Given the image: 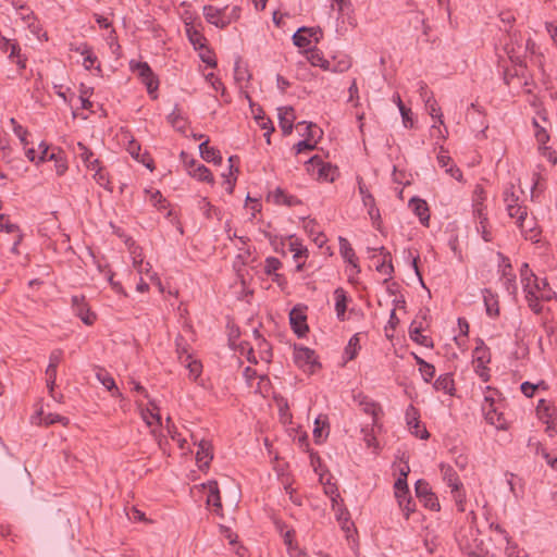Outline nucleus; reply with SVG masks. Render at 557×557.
Listing matches in <instances>:
<instances>
[{
	"instance_id": "nucleus-1",
	"label": "nucleus",
	"mask_w": 557,
	"mask_h": 557,
	"mask_svg": "<svg viewBox=\"0 0 557 557\" xmlns=\"http://www.w3.org/2000/svg\"><path fill=\"white\" fill-rule=\"evenodd\" d=\"M554 294L546 277L536 276L524 263V298L530 309L536 314L541 313L543 307L540 301L550 300Z\"/></svg>"
},
{
	"instance_id": "nucleus-2",
	"label": "nucleus",
	"mask_w": 557,
	"mask_h": 557,
	"mask_svg": "<svg viewBox=\"0 0 557 557\" xmlns=\"http://www.w3.org/2000/svg\"><path fill=\"white\" fill-rule=\"evenodd\" d=\"M549 122L547 120L545 112H539L537 117H532V126L534 128V136L539 144V150L542 156L547 158L549 162L553 164L557 163V153L552 150L550 147L545 146V144L549 140V135L546 128Z\"/></svg>"
},
{
	"instance_id": "nucleus-3",
	"label": "nucleus",
	"mask_w": 557,
	"mask_h": 557,
	"mask_svg": "<svg viewBox=\"0 0 557 557\" xmlns=\"http://www.w3.org/2000/svg\"><path fill=\"white\" fill-rule=\"evenodd\" d=\"M129 69L136 73L140 82L146 86L147 92L151 99L158 98L159 78L153 73L152 69L147 62L134 61L129 62Z\"/></svg>"
},
{
	"instance_id": "nucleus-4",
	"label": "nucleus",
	"mask_w": 557,
	"mask_h": 557,
	"mask_svg": "<svg viewBox=\"0 0 557 557\" xmlns=\"http://www.w3.org/2000/svg\"><path fill=\"white\" fill-rule=\"evenodd\" d=\"M40 154L38 156V163L45 161H54L55 172L59 176L63 175L67 170V162L65 158V153L60 148H53L50 151L48 145L44 141L39 145Z\"/></svg>"
},
{
	"instance_id": "nucleus-5",
	"label": "nucleus",
	"mask_w": 557,
	"mask_h": 557,
	"mask_svg": "<svg viewBox=\"0 0 557 557\" xmlns=\"http://www.w3.org/2000/svg\"><path fill=\"white\" fill-rule=\"evenodd\" d=\"M417 498L423 506L432 511H440L441 505L436 494L432 491L428 481L419 479L414 484Z\"/></svg>"
},
{
	"instance_id": "nucleus-6",
	"label": "nucleus",
	"mask_w": 557,
	"mask_h": 557,
	"mask_svg": "<svg viewBox=\"0 0 557 557\" xmlns=\"http://www.w3.org/2000/svg\"><path fill=\"white\" fill-rule=\"evenodd\" d=\"M294 362L304 370L306 367H309L311 372H314L315 368H321V363L317 360L315 351L301 345H295L294 347Z\"/></svg>"
},
{
	"instance_id": "nucleus-7",
	"label": "nucleus",
	"mask_w": 557,
	"mask_h": 557,
	"mask_svg": "<svg viewBox=\"0 0 557 557\" xmlns=\"http://www.w3.org/2000/svg\"><path fill=\"white\" fill-rule=\"evenodd\" d=\"M504 202L506 210L510 218L516 219V224L519 228H522V211L521 205L519 203L520 196L515 191V186L505 188L503 193Z\"/></svg>"
},
{
	"instance_id": "nucleus-8",
	"label": "nucleus",
	"mask_w": 557,
	"mask_h": 557,
	"mask_svg": "<svg viewBox=\"0 0 557 557\" xmlns=\"http://www.w3.org/2000/svg\"><path fill=\"white\" fill-rule=\"evenodd\" d=\"M472 356L476 364V373L486 382L488 380L486 364L491 361V352L482 339H478Z\"/></svg>"
},
{
	"instance_id": "nucleus-9",
	"label": "nucleus",
	"mask_w": 557,
	"mask_h": 557,
	"mask_svg": "<svg viewBox=\"0 0 557 557\" xmlns=\"http://www.w3.org/2000/svg\"><path fill=\"white\" fill-rule=\"evenodd\" d=\"M307 170L313 173L317 171L319 180L334 182L337 168L331 163L323 162L319 156H313L308 161Z\"/></svg>"
},
{
	"instance_id": "nucleus-10",
	"label": "nucleus",
	"mask_w": 557,
	"mask_h": 557,
	"mask_svg": "<svg viewBox=\"0 0 557 557\" xmlns=\"http://www.w3.org/2000/svg\"><path fill=\"white\" fill-rule=\"evenodd\" d=\"M306 306L297 305L289 312V324L294 333L299 337H305L309 332L307 324Z\"/></svg>"
},
{
	"instance_id": "nucleus-11",
	"label": "nucleus",
	"mask_w": 557,
	"mask_h": 557,
	"mask_svg": "<svg viewBox=\"0 0 557 557\" xmlns=\"http://www.w3.org/2000/svg\"><path fill=\"white\" fill-rule=\"evenodd\" d=\"M72 309L74 314L78 317L86 325H92L96 321V313H94L84 295H73L71 298Z\"/></svg>"
},
{
	"instance_id": "nucleus-12",
	"label": "nucleus",
	"mask_w": 557,
	"mask_h": 557,
	"mask_svg": "<svg viewBox=\"0 0 557 557\" xmlns=\"http://www.w3.org/2000/svg\"><path fill=\"white\" fill-rule=\"evenodd\" d=\"M406 422L408 429L414 436L421 440H428L430 437V433L425 426L420 424L419 410L413 405H409L406 410Z\"/></svg>"
},
{
	"instance_id": "nucleus-13",
	"label": "nucleus",
	"mask_w": 557,
	"mask_h": 557,
	"mask_svg": "<svg viewBox=\"0 0 557 557\" xmlns=\"http://www.w3.org/2000/svg\"><path fill=\"white\" fill-rule=\"evenodd\" d=\"M354 398H355V401L358 403L361 410L364 413L370 414L372 417V424L376 425L380 416L383 414V409H382L381 405L379 403L374 401L369 396L363 395L362 393H359Z\"/></svg>"
},
{
	"instance_id": "nucleus-14",
	"label": "nucleus",
	"mask_w": 557,
	"mask_h": 557,
	"mask_svg": "<svg viewBox=\"0 0 557 557\" xmlns=\"http://www.w3.org/2000/svg\"><path fill=\"white\" fill-rule=\"evenodd\" d=\"M126 150L137 162L144 164L150 171L154 169L152 157L146 150L143 152L141 146L135 139L128 141Z\"/></svg>"
},
{
	"instance_id": "nucleus-15",
	"label": "nucleus",
	"mask_w": 557,
	"mask_h": 557,
	"mask_svg": "<svg viewBox=\"0 0 557 557\" xmlns=\"http://www.w3.org/2000/svg\"><path fill=\"white\" fill-rule=\"evenodd\" d=\"M498 257L502 260V281L503 285L509 293L515 294L517 292L516 285V275L512 272V265L509 262V259L506 258L503 253L498 252Z\"/></svg>"
},
{
	"instance_id": "nucleus-16",
	"label": "nucleus",
	"mask_w": 557,
	"mask_h": 557,
	"mask_svg": "<svg viewBox=\"0 0 557 557\" xmlns=\"http://www.w3.org/2000/svg\"><path fill=\"white\" fill-rule=\"evenodd\" d=\"M196 451V461L201 471L209 469L210 462L213 459L212 444L210 441L201 440L198 444Z\"/></svg>"
},
{
	"instance_id": "nucleus-17",
	"label": "nucleus",
	"mask_w": 557,
	"mask_h": 557,
	"mask_svg": "<svg viewBox=\"0 0 557 557\" xmlns=\"http://www.w3.org/2000/svg\"><path fill=\"white\" fill-rule=\"evenodd\" d=\"M278 111V125L284 136L292 134L296 119L293 107H281Z\"/></svg>"
},
{
	"instance_id": "nucleus-18",
	"label": "nucleus",
	"mask_w": 557,
	"mask_h": 557,
	"mask_svg": "<svg viewBox=\"0 0 557 557\" xmlns=\"http://www.w3.org/2000/svg\"><path fill=\"white\" fill-rule=\"evenodd\" d=\"M412 212L419 218L423 226H429L430 209L428 202L419 197H412L409 201Z\"/></svg>"
},
{
	"instance_id": "nucleus-19",
	"label": "nucleus",
	"mask_w": 557,
	"mask_h": 557,
	"mask_svg": "<svg viewBox=\"0 0 557 557\" xmlns=\"http://www.w3.org/2000/svg\"><path fill=\"white\" fill-rule=\"evenodd\" d=\"M227 7L223 9H218L213 5H205L203 7V15L208 23L215 25L216 27L223 29L230 25V21H224L225 18H220L221 14L225 12Z\"/></svg>"
},
{
	"instance_id": "nucleus-20",
	"label": "nucleus",
	"mask_w": 557,
	"mask_h": 557,
	"mask_svg": "<svg viewBox=\"0 0 557 557\" xmlns=\"http://www.w3.org/2000/svg\"><path fill=\"white\" fill-rule=\"evenodd\" d=\"M507 53L513 63V69H506L504 72V81L507 85H510L513 79L519 81V69L522 67V57L515 53L513 48H506Z\"/></svg>"
},
{
	"instance_id": "nucleus-21",
	"label": "nucleus",
	"mask_w": 557,
	"mask_h": 557,
	"mask_svg": "<svg viewBox=\"0 0 557 557\" xmlns=\"http://www.w3.org/2000/svg\"><path fill=\"white\" fill-rule=\"evenodd\" d=\"M268 199H272L275 205H284L287 207H295L301 203V200L296 196L288 195L281 187L275 188L268 195Z\"/></svg>"
},
{
	"instance_id": "nucleus-22",
	"label": "nucleus",
	"mask_w": 557,
	"mask_h": 557,
	"mask_svg": "<svg viewBox=\"0 0 557 557\" xmlns=\"http://www.w3.org/2000/svg\"><path fill=\"white\" fill-rule=\"evenodd\" d=\"M166 121L175 131L185 134L188 122L177 103L174 106L172 112L166 116Z\"/></svg>"
},
{
	"instance_id": "nucleus-23",
	"label": "nucleus",
	"mask_w": 557,
	"mask_h": 557,
	"mask_svg": "<svg viewBox=\"0 0 557 557\" xmlns=\"http://www.w3.org/2000/svg\"><path fill=\"white\" fill-rule=\"evenodd\" d=\"M330 432V424L327 421V416L320 414L314 420V429H313V438L315 444H322L327 437Z\"/></svg>"
},
{
	"instance_id": "nucleus-24",
	"label": "nucleus",
	"mask_w": 557,
	"mask_h": 557,
	"mask_svg": "<svg viewBox=\"0 0 557 557\" xmlns=\"http://www.w3.org/2000/svg\"><path fill=\"white\" fill-rule=\"evenodd\" d=\"M423 325L421 322H417L413 320L409 327V336L410 338L416 342L417 344L424 346V347H433V342L429 336H425L422 334Z\"/></svg>"
},
{
	"instance_id": "nucleus-25",
	"label": "nucleus",
	"mask_w": 557,
	"mask_h": 557,
	"mask_svg": "<svg viewBox=\"0 0 557 557\" xmlns=\"http://www.w3.org/2000/svg\"><path fill=\"white\" fill-rule=\"evenodd\" d=\"M339 252L343 259L351 264L356 270L357 273L360 272V268L358 265V258L355 253V250L352 249L350 243L345 237H339Z\"/></svg>"
},
{
	"instance_id": "nucleus-26",
	"label": "nucleus",
	"mask_w": 557,
	"mask_h": 557,
	"mask_svg": "<svg viewBox=\"0 0 557 557\" xmlns=\"http://www.w3.org/2000/svg\"><path fill=\"white\" fill-rule=\"evenodd\" d=\"M440 469L443 480L447 486H449L453 491H457V487H462V483L456 470L450 465L441 463Z\"/></svg>"
},
{
	"instance_id": "nucleus-27",
	"label": "nucleus",
	"mask_w": 557,
	"mask_h": 557,
	"mask_svg": "<svg viewBox=\"0 0 557 557\" xmlns=\"http://www.w3.org/2000/svg\"><path fill=\"white\" fill-rule=\"evenodd\" d=\"M209 490V494L207 497L208 506H212L214 508V512L220 515L222 510L221 496L219 491V485L216 481H209L206 485H203Z\"/></svg>"
},
{
	"instance_id": "nucleus-28",
	"label": "nucleus",
	"mask_w": 557,
	"mask_h": 557,
	"mask_svg": "<svg viewBox=\"0 0 557 557\" xmlns=\"http://www.w3.org/2000/svg\"><path fill=\"white\" fill-rule=\"evenodd\" d=\"M334 297H335V311L336 317L339 321H345L346 319V310H347V304H348V296L344 288L337 287L334 290Z\"/></svg>"
},
{
	"instance_id": "nucleus-29",
	"label": "nucleus",
	"mask_w": 557,
	"mask_h": 557,
	"mask_svg": "<svg viewBox=\"0 0 557 557\" xmlns=\"http://www.w3.org/2000/svg\"><path fill=\"white\" fill-rule=\"evenodd\" d=\"M209 138H206L203 143L199 145L200 157L207 162H213L214 164L222 163V156L219 149L209 147Z\"/></svg>"
},
{
	"instance_id": "nucleus-30",
	"label": "nucleus",
	"mask_w": 557,
	"mask_h": 557,
	"mask_svg": "<svg viewBox=\"0 0 557 557\" xmlns=\"http://www.w3.org/2000/svg\"><path fill=\"white\" fill-rule=\"evenodd\" d=\"M96 377L113 397H122V393L119 391L114 379L104 369H99L96 373Z\"/></svg>"
},
{
	"instance_id": "nucleus-31",
	"label": "nucleus",
	"mask_w": 557,
	"mask_h": 557,
	"mask_svg": "<svg viewBox=\"0 0 557 557\" xmlns=\"http://www.w3.org/2000/svg\"><path fill=\"white\" fill-rule=\"evenodd\" d=\"M433 387L436 391H443L444 393L454 396L455 395V381L453 373H445L440 375L434 384Z\"/></svg>"
},
{
	"instance_id": "nucleus-32",
	"label": "nucleus",
	"mask_w": 557,
	"mask_h": 557,
	"mask_svg": "<svg viewBox=\"0 0 557 557\" xmlns=\"http://www.w3.org/2000/svg\"><path fill=\"white\" fill-rule=\"evenodd\" d=\"M317 34L314 28L310 27H300L294 35H293V42L295 46L299 48H306L310 45V38L313 37Z\"/></svg>"
},
{
	"instance_id": "nucleus-33",
	"label": "nucleus",
	"mask_w": 557,
	"mask_h": 557,
	"mask_svg": "<svg viewBox=\"0 0 557 557\" xmlns=\"http://www.w3.org/2000/svg\"><path fill=\"white\" fill-rule=\"evenodd\" d=\"M485 410V419L488 423L492 425H495L497 429H505L506 428V420L504 418L503 412H498L496 408L494 407V404L491 403L488 405V408H484Z\"/></svg>"
},
{
	"instance_id": "nucleus-34",
	"label": "nucleus",
	"mask_w": 557,
	"mask_h": 557,
	"mask_svg": "<svg viewBox=\"0 0 557 557\" xmlns=\"http://www.w3.org/2000/svg\"><path fill=\"white\" fill-rule=\"evenodd\" d=\"M301 126H305V129L302 133H300V135L305 136L309 140H317L315 138L320 139L323 135L322 129L312 122L308 123L306 121H301L296 125L297 129H299Z\"/></svg>"
},
{
	"instance_id": "nucleus-35",
	"label": "nucleus",
	"mask_w": 557,
	"mask_h": 557,
	"mask_svg": "<svg viewBox=\"0 0 557 557\" xmlns=\"http://www.w3.org/2000/svg\"><path fill=\"white\" fill-rule=\"evenodd\" d=\"M483 299L486 309V313L490 317H496L499 313L498 300L496 296L487 288L483 289Z\"/></svg>"
},
{
	"instance_id": "nucleus-36",
	"label": "nucleus",
	"mask_w": 557,
	"mask_h": 557,
	"mask_svg": "<svg viewBox=\"0 0 557 557\" xmlns=\"http://www.w3.org/2000/svg\"><path fill=\"white\" fill-rule=\"evenodd\" d=\"M424 104H425V110L428 111V113L433 119L437 120V122L441 125H444L443 113L441 112V108L438 107L437 101L435 100L433 94H430V96H428V98L424 99Z\"/></svg>"
},
{
	"instance_id": "nucleus-37",
	"label": "nucleus",
	"mask_w": 557,
	"mask_h": 557,
	"mask_svg": "<svg viewBox=\"0 0 557 557\" xmlns=\"http://www.w3.org/2000/svg\"><path fill=\"white\" fill-rule=\"evenodd\" d=\"M79 157L88 169H96L100 164L99 159L94 158V152L84 144L78 143Z\"/></svg>"
},
{
	"instance_id": "nucleus-38",
	"label": "nucleus",
	"mask_w": 557,
	"mask_h": 557,
	"mask_svg": "<svg viewBox=\"0 0 557 557\" xmlns=\"http://www.w3.org/2000/svg\"><path fill=\"white\" fill-rule=\"evenodd\" d=\"M307 59L313 66H320L325 71L330 70V61H327L323 53L318 49L309 50Z\"/></svg>"
},
{
	"instance_id": "nucleus-39",
	"label": "nucleus",
	"mask_w": 557,
	"mask_h": 557,
	"mask_svg": "<svg viewBox=\"0 0 557 557\" xmlns=\"http://www.w3.org/2000/svg\"><path fill=\"white\" fill-rule=\"evenodd\" d=\"M190 175L200 182L213 183L211 171L202 163L197 164V168L190 171Z\"/></svg>"
},
{
	"instance_id": "nucleus-40",
	"label": "nucleus",
	"mask_w": 557,
	"mask_h": 557,
	"mask_svg": "<svg viewBox=\"0 0 557 557\" xmlns=\"http://www.w3.org/2000/svg\"><path fill=\"white\" fill-rule=\"evenodd\" d=\"M95 170V174H94V178L95 181L100 185L102 186L103 188H106L107 190H110L112 191L113 190V187L111 186V183H110V180H109V174L108 172L101 166V163L96 166Z\"/></svg>"
},
{
	"instance_id": "nucleus-41",
	"label": "nucleus",
	"mask_w": 557,
	"mask_h": 557,
	"mask_svg": "<svg viewBox=\"0 0 557 557\" xmlns=\"http://www.w3.org/2000/svg\"><path fill=\"white\" fill-rule=\"evenodd\" d=\"M289 250L294 252V259L307 258L309 253L307 247L302 246L294 235L289 236Z\"/></svg>"
},
{
	"instance_id": "nucleus-42",
	"label": "nucleus",
	"mask_w": 557,
	"mask_h": 557,
	"mask_svg": "<svg viewBox=\"0 0 557 557\" xmlns=\"http://www.w3.org/2000/svg\"><path fill=\"white\" fill-rule=\"evenodd\" d=\"M359 342H360V339H359L358 334L352 335L350 337V339L348 341V344L345 347V351H344L347 360H354L357 357L358 351L360 350Z\"/></svg>"
},
{
	"instance_id": "nucleus-43",
	"label": "nucleus",
	"mask_w": 557,
	"mask_h": 557,
	"mask_svg": "<svg viewBox=\"0 0 557 557\" xmlns=\"http://www.w3.org/2000/svg\"><path fill=\"white\" fill-rule=\"evenodd\" d=\"M540 389L547 391L548 384L543 380H541L536 384L524 381V397L531 398L534 396L535 392Z\"/></svg>"
},
{
	"instance_id": "nucleus-44",
	"label": "nucleus",
	"mask_w": 557,
	"mask_h": 557,
	"mask_svg": "<svg viewBox=\"0 0 557 557\" xmlns=\"http://www.w3.org/2000/svg\"><path fill=\"white\" fill-rule=\"evenodd\" d=\"M187 35L189 41L191 42L196 50L205 47L206 38L199 30L194 28H187Z\"/></svg>"
},
{
	"instance_id": "nucleus-45",
	"label": "nucleus",
	"mask_w": 557,
	"mask_h": 557,
	"mask_svg": "<svg viewBox=\"0 0 557 557\" xmlns=\"http://www.w3.org/2000/svg\"><path fill=\"white\" fill-rule=\"evenodd\" d=\"M282 268V262L275 257H268L264 261V273L273 275Z\"/></svg>"
},
{
	"instance_id": "nucleus-46",
	"label": "nucleus",
	"mask_w": 557,
	"mask_h": 557,
	"mask_svg": "<svg viewBox=\"0 0 557 557\" xmlns=\"http://www.w3.org/2000/svg\"><path fill=\"white\" fill-rule=\"evenodd\" d=\"M553 408L552 406L543 398H541L536 406V412L540 419H549L552 417Z\"/></svg>"
},
{
	"instance_id": "nucleus-47",
	"label": "nucleus",
	"mask_w": 557,
	"mask_h": 557,
	"mask_svg": "<svg viewBox=\"0 0 557 557\" xmlns=\"http://www.w3.org/2000/svg\"><path fill=\"white\" fill-rule=\"evenodd\" d=\"M84 57L83 65L86 70H91L95 67L99 74L102 72L100 63L95 66V64L98 62V58L94 54L92 49L89 50Z\"/></svg>"
},
{
	"instance_id": "nucleus-48",
	"label": "nucleus",
	"mask_w": 557,
	"mask_h": 557,
	"mask_svg": "<svg viewBox=\"0 0 557 557\" xmlns=\"http://www.w3.org/2000/svg\"><path fill=\"white\" fill-rule=\"evenodd\" d=\"M18 225L11 223L8 215L0 213V232H5L9 234L18 232Z\"/></svg>"
},
{
	"instance_id": "nucleus-49",
	"label": "nucleus",
	"mask_w": 557,
	"mask_h": 557,
	"mask_svg": "<svg viewBox=\"0 0 557 557\" xmlns=\"http://www.w3.org/2000/svg\"><path fill=\"white\" fill-rule=\"evenodd\" d=\"M487 226H488L487 216L482 218V220H480L479 223L476 224V231L479 233H481L482 238L486 243L492 242V239H493L492 234L488 231Z\"/></svg>"
},
{
	"instance_id": "nucleus-50",
	"label": "nucleus",
	"mask_w": 557,
	"mask_h": 557,
	"mask_svg": "<svg viewBox=\"0 0 557 557\" xmlns=\"http://www.w3.org/2000/svg\"><path fill=\"white\" fill-rule=\"evenodd\" d=\"M264 236L270 240L271 246L273 247L275 252L285 255L284 246L285 243L282 238H278L277 236H273L271 233L265 232Z\"/></svg>"
},
{
	"instance_id": "nucleus-51",
	"label": "nucleus",
	"mask_w": 557,
	"mask_h": 557,
	"mask_svg": "<svg viewBox=\"0 0 557 557\" xmlns=\"http://www.w3.org/2000/svg\"><path fill=\"white\" fill-rule=\"evenodd\" d=\"M11 123L13 124L14 134L20 138L21 143L24 146H27L28 145V141H27L28 131L25 127H23L22 125H20L15 121V119H11Z\"/></svg>"
},
{
	"instance_id": "nucleus-52",
	"label": "nucleus",
	"mask_w": 557,
	"mask_h": 557,
	"mask_svg": "<svg viewBox=\"0 0 557 557\" xmlns=\"http://www.w3.org/2000/svg\"><path fill=\"white\" fill-rule=\"evenodd\" d=\"M419 371L426 383H430L435 375V367L432 363H421Z\"/></svg>"
},
{
	"instance_id": "nucleus-53",
	"label": "nucleus",
	"mask_w": 557,
	"mask_h": 557,
	"mask_svg": "<svg viewBox=\"0 0 557 557\" xmlns=\"http://www.w3.org/2000/svg\"><path fill=\"white\" fill-rule=\"evenodd\" d=\"M150 202L158 209H164L168 206L166 199L162 196L160 190L151 191Z\"/></svg>"
},
{
	"instance_id": "nucleus-54",
	"label": "nucleus",
	"mask_w": 557,
	"mask_h": 557,
	"mask_svg": "<svg viewBox=\"0 0 557 557\" xmlns=\"http://www.w3.org/2000/svg\"><path fill=\"white\" fill-rule=\"evenodd\" d=\"M397 98L399 100V111L405 127H412V120L410 119L411 110L404 104L399 95H397Z\"/></svg>"
},
{
	"instance_id": "nucleus-55",
	"label": "nucleus",
	"mask_w": 557,
	"mask_h": 557,
	"mask_svg": "<svg viewBox=\"0 0 557 557\" xmlns=\"http://www.w3.org/2000/svg\"><path fill=\"white\" fill-rule=\"evenodd\" d=\"M528 449L530 454H533L535 457L541 456V458L543 457V453L546 451V448H544L540 442L534 441L533 437H530L528 441Z\"/></svg>"
},
{
	"instance_id": "nucleus-56",
	"label": "nucleus",
	"mask_w": 557,
	"mask_h": 557,
	"mask_svg": "<svg viewBox=\"0 0 557 557\" xmlns=\"http://www.w3.org/2000/svg\"><path fill=\"white\" fill-rule=\"evenodd\" d=\"M317 143H318V140H314V143H311V140H309L307 138L304 139V140L298 141L294 146L296 154L301 153L304 151H311V150L315 149Z\"/></svg>"
},
{
	"instance_id": "nucleus-57",
	"label": "nucleus",
	"mask_w": 557,
	"mask_h": 557,
	"mask_svg": "<svg viewBox=\"0 0 557 557\" xmlns=\"http://www.w3.org/2000/svg\"><path fill=\"white\" fill-rule=\"evenodd\" d=\"M186 367L189 370V375L193 376L194 380L201 374L202 364L200 361L189 359Z\"/></svg>"
},
{
	"instance_id": "nucleus-58",
	"label": "nucleus",
	"mask_w": 557,
	"mask_h": 557,
	"mask_svg": "<svg viewBox=\"0 0 557 557\" xmlns=\"http://www.w3.org/2000/svg\"><path fill=\"white\" fill-rule=\"evenodd\" d=\"M206 79H207V82H209L211 84V86L213 87L214 90H216V91L221 90L222 96H224L226 89L219 77H216L213 73H209L206 76Z\"/></svg>"
},
{
	"instance_id": "nucleus-59",
	"label": "nucleus",
	"mask_w": 557,
	"mask_h": 557,
	"mask_svg": "<svg viewBox=\"0 0 557 557\" xmlns=\"http://www.w3.org/2000/svg\"><path fill=\"white\" fill-rule=\"evenodd\" d=\"M458 544H459L460 549L465 554H467L469 557H479L480 556L479 553L474 548H472L468 542H465L463 539L459 540Z\"/></svg>"
},
{
	"instance_id": "nucleus-60",
	"label": "nucleus",
	"mask_w": 557,
	"mask_h": 557,
	"mask_svg": "<svg viewBox=\"0 0 557 557\" xmlns=\"http://www.w3.org/2000/svg\"><path fill=\"white\" fill-rule=\"evenodd\" d=\"M458 544H459L460 549L465 554H467L469 557H479L480 556L479 553L474 548H472L468 542H465L463 539L459 540Z\"/></svg>"
},
{
	"instance_id": "nucleus-61",
	"label": "nucleus",
	"mask_w": 557,
	"mask_h": 557,
	"mask_svg": "<svg viewBox=\"0 0 557 557\" xmlns=\"http://www.w3.org/2000/svg\"><path fill=\"white\" fill-rule=\"evenodd\" d=\"M458 544H459L460 549L465 554H467L469 557H479L480 556L479 553L474 548H472L468 542H465L463 539L459 540Z\"/></svg>"
},
{
	"instance_id": "nucleus-62",
	"label": "nucleus",
	"mask_w": 557,
	"mask_h": 557,
	"mask_svg": "<svg viewBox=\"0 0 557 557\" xmlns=\"http://www.w3.org/2000/svg\"><path fill=\"white\" fill-rule=\"evenodd\" d=\"M63 358V350L60 348L53 349L49 355V364H53V367L59 366Z\"/></svg>"
},
{
	"instance_id": "nucleus-63",
	"label": "nucleus",
	"mask_w": 557,
	"mask_h": 557,
	"mask_svg": "<svg viewBox=\"0 0 557 557\" xmlns=\"http://www.w3.org/2000/svg\"><path fill=\"white\" fill-rule=\"evenodd\" d=\"M399 508L403 510L405 518L408 520L410 515L416 511V503L413 498L407 499L405 505L400 506Z\"/></svg>"
},
{
	"instance_id": "nucleus-64",
	"label": "nucleus",
	"mask_w": 557,
	"mask_h": 557,
	"mask_svg": "<svg viewBox=\"0 0 557 557\" xmlns=\"http://www.w3.org/2000/svg\"><path fill=\"white\" fill-rule=\"evenodd\" d=\"M508 484L510 486V491L517 496V486L519 490L522 488V479L518 475L510 473V479H508Z\"/></svg>"
}]
</instances>
